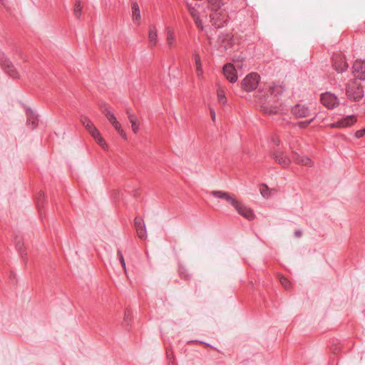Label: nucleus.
<instances>
[{"label":"nucleus","instance_id":"72a5a7b5","mask_svg":"<svg viewBox=\"0 0 365 365\" xmlns=\"http://www.w3.org/2000/svg\"><path fill=\"white\" fill-rule=\"evenodd\" d=\"M130 124H131V128H132V130L135 133H137L139 130V124L138 123V120L137 118L135 119V120H133L131 121H130Z\"/></svg>","mask_w":365,"mask_h":365},{"label":"nucleus","instance_id":"8fccbe9b","mask_svg":"<svg viewBox=\"0 0 365 365\" xmlns=\"http://www.w3.org/2000/svg\"><path fill=\"white\" fill-rule=\"evenodd\" d=\"M43 198V193H41L38 198V205H39L40 204V200H41V198Z\"/></svg>","mask_w":365,"mask_h":365},{"label":"nucleus","instance_id":"b1692460","mask_svg":"<svg viewBox=\"0 0 365 365\" xmlns=\"http://www.w3.org/2000/svg\"><path fill=\"white\" fill-rule=\"evenodd\" d=\"M261 109L264 113H267L268 115L277 114L278 113L279 110V108L277 106L269 108L267 105L261 106Z\"/></svg>","mask_w":365,"mask_h":365},{"label":"nucleus","instance_id":"a18cd8bd","mask_svg":"<svg viewBox=\"0 0 365 365\" xmlns=\"http://www.w3.org/2000/svg\"><path fill=\"white\" fill-rule=\"evenodd\" d=\"M272 141L274 143V144H275L277 146H279L280 144V140L277 136L272 137Z\"/></svg>","mask_w":365,"mask_h":365},{"label":"nucleus","instance_id":"f3484780","mask_svg":"<svg viewBox=\"0 0 365 365\" xmlns=\"http://www.w3.org/2000/svg\"><path fill=\"white\" fill-rule=\"evenodd\" d=\"M132 19L134 24L140 25L141 22V15L140 7L136 1L131 4Z\"/></svg>","mask_w":365,"mask_h":365},{"label":"nucleus","instance_id":"f257e3e1","mask_svg":"<svg viewBox=\"0 0 365 365\" xmlns=\"http://www.w3.org/2000/svg\"><path fill=\"white\" fill-rule=\"evenodd\" d=\"M223 5L222 0H209L210 22L216 28L223 27L228 20V14L222 8Z\"/></svg>","mask_w":365,"mask_h":365},{"label":"nucleus","instance_id":"39448f33","mask_svg":"<svg viewBox=\"0 0 365 365\" xmlns=\"http://www.w3.org/2000/svg\"><path fill=\"white\" fill-rule=\"evenodd\" d=\"M260 77L257 73H251L242 81V87L247 92L256 89L259 85Z\"/></svg>","mask_w":365,"mask_h":365},{"label":"nucleus","instance_id":"423d86ee","mask_svg":"<svg viewBox=\"0 0 365 365\" xmlns=\"http://www.w3.org/2000/svg\"><path fill=\"white\" fill-rule=\"evenodd\" d=\"M357 120L356 117L354 115H347L335 123L327 125L328 128H344L353 125Z\"/></svg>","mask_w":365,"mask_h":365},{"label":"nucleus","instance_id":"f03ea898","mask_svg":"<svg viewBox=\"0 0 365 365\" xmlns=\"http://www.w3.org/2000/svg\"><path fill=\"white\" fill-rule=\"evenodd\" d=\"M285 91V86L282 83L272 82L261 85L258 91V97L266 101L269 96L277 97Z\"/></svg>","mask_w":365,"mask_h":365},{"label":"nucleus","instance_id":"58836bf2","mask_svg":"<svg viewBox=\"0 0 365 365\" xmlns=\"http://www.w3.org/2000/svg\"><path fill=\"white\" fill-rule=\"evenodd\" d=\"M293 155V160L295 163L299 164V161H300V158H302V155L296 153L295 151L292 152Z\"/></svg>","mask_w":365,"mask_h":365},{"label":"nucleus","instance_id":"20e7f679","mask_svg":"<svg viewBox=\"0 0 365 365\" xmlns=\"http://www.w3.org/2000/svg\"><path fill=\"white\" fill-rule=\"evenodd\" d=\"M270 155L282 168H287L289 167L292 160L287 153L282 149L272 150L270 152Z\"/></svg>","mask_w":365,"mask_h":365},{"label":"nucleus","instance_id":"a19ab883","mask_svg":"<svg viewBox=\"0 0 365 365\" xmlns=\"http://www.w3.org/2000/svg\"><path fill=\"white\" fill-rule=\"evenodd\" d=\"M196 26L200 29V30L203 29V26L202 21L200 20V17L194 19Z\"/></svg>","mask_w":365,"mask_h":365},{"label":"nucleus","instance_id":"4468645a","mask_svg":"<svg viewBox=\"0 0 365 365\" xmlns=\"http://www.w3.org/2000/svg\"><path fill=\"white\" fill-rule=\"evenodd\" d=\"M166 42L170 49H173L176 46V36L175 29L171 26L165 28Z\"/></svg>","mask_w":365,"mask_h":365},{"label":"nucleus","instance_id":"ddd939ff","mask_svg":"<svg viewBox=\"0 0 365 365\" xmlns=\"http://www.w3.org/2000/svg\"><path fill=\"white\" fill-rule=\"evenodd\" d=\"M223 73L226 78L230 83H235L237 80V75L235 67L231 63H227L223 67Z\"/></svg>","mask_w":365,"mask_h":365},{"label":"nucleus","instance_id":"79ce46f5","mask_svg":"<svg viewBox=\"0 0 365 365\" xmlns=\"http://www.w3.org/2000/svg\"><path fill=\"white\" fill-rule=\"evenodd\" d=\"M96 140L99 145H101L103 148H105L106 143L101 136L99 138L96 139Z\"/></svg>","mask_w":365,"mask_h":365},{"label":"nucleus","instance_id":"7c9ffc66","mask_svg":"<svg viewBox=\"0 0 365 365\" xmlns=\"http://www.w3.org/2000/svg\"><path fill=\"white\" fill-rule=\"evenodd\" d=\"M187 8H188L189 13L192 16L193 19H195L199 17V14L195 7H193L190 4H187Z\"/></svg>","mask_w":365,"mask_h":365},{"label":"nucleus","instance_id":"c85d7f7f","mask_svg":"<svg viewBox=\"0 0 365 365\" xmlns=\"http://www.w3.org/2000/svg\"><path fill=\"white\" fill-rule=\"evenodd\" d=\"M179 274L182 279H184L185 280H188L191 278V275L183 267L179 268Z\"/></svg>","mask_w":365,"mask_h":365},{"label":"nucleus","instance_id":"2eb2a0df","mask_svg":"<svg viewBox=\"0 0 365 365\" xmlns=\"http://www.w3.org/2000/svg\"><path fill=\"white\" fill-rule=\"evenodd\" d=\"M26 114L27 118V125L30 127L31 129L36 128L38 123V115L31 108L26 109Z\"/></svg>","mask_w":365,"mask_h":365},{"label":"nucleus","instance_id":"5701e85b","mask_svg":"<svg viewBox=\"0 0 365 365\" xmlns=\"http://www.w3.org/2000/svg\"><path fill=\"white\" fill-rule=\"evenodd\" d=\"M81 123L82 125L87 129L88 132L95 128V125L91 122V120L86 116H83L81 118Z\"/></svg>","mask_w":365,"mask_h":365},{"label":"nucleus","instance_id":"c9c22d12","mask_svg":"<svg viewBox=\"0 0 365 365\" xmlns=\"http://www.w3.org/2000/svg\"><path fill=\"white\" fill-rule=\"evenodd\" d=\"M314 118H313L309 120L300 121L297 123V125L300 128H304L307 127L314 120Z\"/></svg>","mask_w":365,"mask_h":365},{"label":"nucleus","instance_id":"6e6552de","mask_svg":"<svg viewBox=\"0 0 365 365\" xmlns=\"http://www.w3.org/2000/svg\"><path fill=\"white\" fill-rule=\"evenodd\" d=\"M321 102L329 109L336 108L339 103L338 98L330 92H327L321 95Z\"/></svg>","mask_w":365,"mask_h":365},{"label":"nucleus","instance_id":"6ab92c4d","mask_svg":"<svg viewBox=\"0 0 365 365\" xmlns=\"http://www.w3.org/2000/svg\"><path fill=\"white\" fill-rule=\"evenodd\" d=\"M148 39L151 44V47L156 46L158 41V30L155 25L150 26L149 27Z\"/></svg>","mask_w":365,"mask_h":365},{"label":"nucleus","instance_id":"dca6fc26","mask_svg":"<svg viewBox=\"0 0 365 365\" xmlns=\"http://www.w3.org/2000/svg\"><path fill=\"white\" fill-rule=\"evenodd\" d=\"M135 227L136 229L137 234L140 239H145L146 237V230L143 220L140 217L135 218L134 221Z\"/></svg>","mask_w":365,"mask_h":365},{"label":"nucleus","instance_id":"cd10ccee","mask_svg":"<svg viewBox=\"0 0 365 365\" xmlns=\"http://www.w3.org/2000/svg\"><path fill=\"white\" fill-rule=\"evenodd\" d=\"M299 165H306V166H312V161L307 156H302L300 158V161H299Z\"/></svg>","mask_w":365,"mask_h":365},{"label":"nucleus","instance_id":"a878e982","mask_svg":"<svg viewBox=\"0 0 365 365\" xmlns=\"http://www.w3.org/2000/svg\"><path fill=\"white\" fill-rule=\"evenodd\" d=\"M230 205H231L234 208H235L240 201L237 200L235 195L234 194L228 193V197L227 200H225Z\"/></svg>","mask_w":365,"mask_h":365},{"label":"nucleus","instance_id":"9b49d317","mask_svg":"<svg viewBox=\"0 0 365 365\" xmlns=\"http://www.w3.org/2000/svg\"><path fill=\"white\" fill-rule=\"evenodd\" d=\"M292 114L297 118H302L309 115V109L304 105L296 104L291 108Z\"/></svg>","mask_w":365,"mask_h":365},{"label":"nucleus","instance_id":"4c0bfd02","mask_svg":"<svg viewBox=\"0 0 365 365\" xmlns=\"http://www.w3.org/2000/svg\"><path fill=\"white\" fill-rule=\"evenodd\" d=\"M364 135H365V128L356 131L355 135H354V136L356 138H360L363 137Z\"/></svg>","mask_w":365,"mask_h":365},{"label":"nucleus","instance_id":"aec40b11","mask_svg":"<svg viewBox=\"0 0 365 365\" xmlns=\"http://www.w3.org/2000/svg\"><path fill=\"white\" fill-rule=\"evenodd\" d=\"M101 108L102 110V113L104 114V115L106 116V118H107V120L109 121V123L110 124H113V123H115L117 120L115 114L112 111H110L107 108V106H101Z\"/></svg>","mask_w":365,"mask_h":365},{"label":"nucleus","instance_id":"37998d69","mask_svg":"<svg viewBox=\"0 0 365 365\" xmlns=\"http://www.w3.org/2000/svg\"><path fill=\"white\" fill-rule=\"evenodd\" d=\"M111 125L116 130V131H118L120 129H122L121 125L120 124V123L118 120H116L115 123H113Z\"/></svg>","mask_w":365,"mask_h":365},{"label":"nucleus","instance_id":"a211bd4d","mask_svg":"<svg viewBox=\"0 0 365 365\" xmlns=\"http://www.w3.org/2000/svg\"><path fill=\"white\" fill-rule=\"evenodd\" d=\"M217 41L225 50L229 49L233 44V39L230 34H221L219 36Z\"/></svg>","mask_w":365,"mask_h":365},{"label":"nucleus","instance_id":"49530a36","mask_svg":"<svg viewBox=\"0 0 365 365\" xmlns=\"http://www.w3.org/2000/svg\"><path fill=\"white\" fill-rule=\"evenodd\" d=\"M130 319V312L129 310H126L125 312V317H124V319L125 321H128Z\"/></svg>","mask_w":365,"mask_h":365},{"label":"nucleus","instance_id":"bb28decb","mask_svg":"<svg viewBox=\"0 0 365 365\" xmlns=\"http://www.w3.org/2000/svg\"><path fill=\"white\" fill-rule=\"evenodd\" d=\"M81 11L82 6L81 5V1L79 0H76L74 4L73 14L77 19H79L81 16Z\"/></svg>","mask_w":365,"mask_h":365},{"label":"nucleus","instance_id":"c756f323","mask_svg":"<svg viewBox=\"0 0 365 365\" xmlns=\"http://www.w3.org/2000/svg\"><path fill=\"white\" fill-rule=\"evenodd\" d=\"M217 98L220 103L225 104L227 102L225 93L221 89L217 90Z\"/></svg>","mask_w":365,"mask_h":365},{"label":"nucleus","instance_id":"393cba45","mask_svg":"<svg viewBox=\"0 0 365 365\" xmlns=\"http://www.w3.org/2000/svg\"><path fill=\"white\" fill-rule=\"evenodd\" d=\"M227 192L222 191V190H213L210 192V195H212L215 197L222 199L223 200H227V197H228Z\"/></svg>","mask_w":365,"mask_h":365},{"label":"nucleus","instance_id":"1a4fd4ad","mask_svg":"<svg viewBox=\"0 0 365 365\" xmlns=\"http://www.w3.org/2000/svg\"><path fill=\"white\" fill-rule=\"evenodd\" d=\"M352 73L356 78L365 79V61L356 60L353 64Z\"/></svg>","mask_w":365,"mask_h":365},{"label":"nucleus","instance_id":"f704fd0d","mask_svg":"<svg viewBox=\"0 0 365 365\" xmlns=\"http://www.w3.org/2000/svg\"><path fill=\"white\" fill-rule=\"evenodd\" d=\"M279 281H280V283L285 288V289H289L290 287V282H289V280L284 277H281L279 278Z\"/></svg>","mask_w":365,"mask_h":365},{"label":"nucleus","instance_id":"f8f14e48","mask_svg":"<svg viewBox=\"0 0 365 365\" xmlns=\"http://www.w3.org/2000/svg\"><path fill=\"white\" fill-rule=\"evenodd\" d=\"M334 61V68L338 73H342L347 70L348 63L346 60L344 56L340 54L334 56L333 58Z\"/></svg>","mask_w":365,"mask_h":365},{"label":"nucleus","instance_id":"0eeeda50","mask_svg":"<svg viewBox=\"0 0 365 365\" xmlns=\"http://www.w3.org/2000/svg\"><path fill=\"white\" fill-rule=\"evenodd\" d=\"M346 96L349 99L359 101L364 96L362 87L356 83L348 84L346 87Z\"/></svg>","mask_w":365,"mask_h":365},{"label":"nucleus","instance_id":"ea45409f","mask_svg":"<svg viewBox=\"0 0 365 365\" xmlns=\"http://www.w3.org/2000/svg\"><path fill=\"white\" fill-rule=\"evenodd\" d=\"M16 247L20 253L23 252L24 244L21 240L16 242Z\"/></svg>","mask_w":365,"mask_h":365},{"label":"nucleus","instance_id":"412c9836","mask_svg":"<svg viewBox=\"0 0 365 365\" xmlns=\"http://www.w3.org/2000/svg\"><path fill=\"white\" fill-rule=\"evenodd\" d=\"M194 61H195V66H196L197 76L198 77H201V76H202L203 71L202 68L200 57L198 53L194 54Z\"/></svg>","mask_w":365,"mask_h":365},{"label":"nucleus","instance_id":"2f4dec72","mask_svg":"<svg viewBox=\"0 0 365 365\" xmlns=\"http://www.w3.org/2000/svg\"><path fill=\"white\" fill-rule=\"evenodd\" d=\"M117 256L119 259L122 267L123 268L124 271L126 272L125 262L121 250H118Z\"/></svg>","mask_w":365,"mask_h":365},{"label":"nucleus","instance_id":"09e8293b","mask_svg":"<svg viewBox=\"0 0 365 365\" xmlns=\"http://www.w3.org/2000/svg\"><path fill=\"white\" fill-rule=\"evenodd\" d=\"M210 115H211L212 120L213 121H215V112L212 108L210 109Z\"/></svg>","mask_w":365,"mask_h":365},{"label":"nucleus","instance_id":"de8ad7c7","mask_svg":"<svg viewBox=\"0 0 365 365\" xmlns=\"http://www.w3.org/2000/svg\"><path fill=\"white\" fill-rule=\"evenodd\" d=\"M294 235L296 237H300L302 235V232L301 230H295Z\"/></svg>","mask_w":365,"mask_h":365},{"label":"nucleus","instance_id":"9d476101","mask_svg":"<svg viewBox=\"0 0 365 365\" xmlns=\"http://www.w3.org/2000/svg\"><path fill=\"white\" fill-rule=\"evenodd\" d=\"M239 215L245 217L248 220H252L255 217V215L253 210L249 207L246 206L242 202L237 205V206L235 208Z\"/></svg>","mask_w":365,"mask_h":365},{"label":"nucleus","instance_id":"e433bc0d","mask_svg":"<svg viewBox=\"0 0 365 365\" xmlns=\"http://www.w3.org/2000/svg\"><path fill=\"white\" fill-rule=\"evenodd\" d=\"M91 135L93 137V138L96 140L97 138H99L101 135L98 129L95 127L93 128L91 132H89Z\"/></svg>","mask_w":365,"mask_h":365},{"label":"nucleus","instance_id":"473e14b6","mask_svg":"<svg viewBox=\"0 0 365 365\" xmlns=\"http://www.w3.org/2000/svg\"><path fill=\"white\" fill-rule=\"evenodd\" d=\"M125 113L127 114L129 121H131V120L137 118L135 114L133 112V110L130 108H125Z\"/></svg>","mask_w":365,"mask_h":365},{"label":"nucleus","instance_id":"c03bdc74","mask_svg":"<svg viewBox=\"0 0 365 365\" xmlns=\"http://www.w3.org/2000/svg\"><path fill=\"white\" fill-rule=\"evenodd\" d=\"M118 133V134L124 139V140H126L127 139V135L126 133H125V131L122 129H120V130L117 131Z\"/></svg>","mask_w":365,"mask_h":365},{"label":"nucleus","instance_id":"4be33fe9","mask_svg":"<svg viewBox=\"0 0 365 365\" xmlns=\"http://www.w3.org/2000/svg\"><path fill=\"white\" fill-rule=\"evenodd\" d=\"M260 193L263 197L268 198L274 192V190L270 189L267 185H262L259 188Z\"/></svg>","mask_w":365,"mask_h":365},{"label":"nucleus","instance_id":"7ed1b4c3","mask_svg":"<svg viewBox=\"0 0 365 365\" xmlns=\"http://www.w3.org/2000/svg\"><path fill=\"white\" fill-rule=\"evenodd\" d=\"M0 66L1 68L6 72L8 76L13 78H18L19 74L14 66L10 60L6 56L5 53L0 50Z\"/></svg>","mask_w":365,"mask_h":365}]
</instances>
